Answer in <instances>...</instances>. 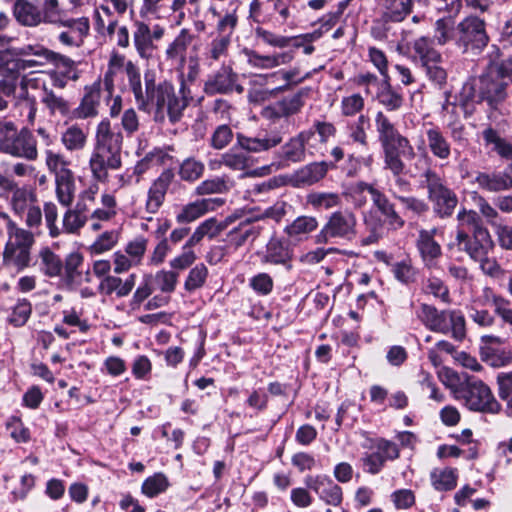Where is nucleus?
<instances>
[{"mask_svg":"<svg viewBox=\"0 0 512 512\" xmlns=\"http://www.w3.org/2000/svg\"><path fill=\"white\" fill-rule=\"evenodd\" d=\"M55 183L58 202L64 207H69L74 200L76 190L73 173L63 172L55 178Z\"/></svg>","mask_w":512,"mask_h":512,"instance_id":"obj_44","label":"nucleus"},{"mask_svg":"<svg viewBox=\"0 0 512 512\" xmlns=\"http://www.w3.org/2000/svg\"><path fill=\"white\" fill-rule=\"evenodd\" d=\"M379 8L386 19L402 22L412 12L413 0H379Z\"/></svg>","mask_w":512,"mask_h":512,"instance_id":"obj_37","label":"nucleus"},{"mask_svg":"<svg viewBox=\"0 0 512 512\" xmlns=\"http://www.w3.org/2000/svg\"><path fill=\"white\" fill-rule=\"evenodd\" d=\"M424 135V143L436 159L444 161L450 158L452 153L451 142L439 126L429 123L425 127Z\"/></svg>","mask_w":512,"mask_h":512,"instance_id":"obj_24","label":"nucleus"},{"mask_svg":"<svg viewBox=\"0 0 512 512\" xmlns=\"http://www.w3.org/2000/svg\"><path fill=\"white\" fill-rule=\"evenodd\" d=\"M40 266L45 275L49 277L60 276L63 271V262L49 248H44L40 252Z\"/></svg>","mask_w":512,"mask_h":512,"instance_id":"obj_55","label":"nucleus"},{"mask_svg":"<svg viewBox=\"0 0 512 512\" xmlns=\"http://www.w3.org/2000/svg\"><path fill=\"white\" fill-rule=\"evenodd\" d=\"M456 234H470L486 229L478 212L472 209L461 208L457 213Z\"/></svg>","mask_w":512,"mask_h":512,"instance_id":"obj_42","label":"nucleus"},{"mask_svg":"<svg viewBox=\"0 0 512 512\" xmlns=\"http://www.w3.org/2000/svg\"><path fill=\"white\" fill-rule=\"evenodd\" d=\"M497 385L500 399L506 402L505 412L512 418V371L499 373Z\"/></svg>","mask_w":512,"mask_h":512,"instance_id":"obj_60","label":"nucleus"},{"mask_svg":"<svg viewBox=\"0 0 512 512\" xmlns=\"http://www.w3.org/2000/svg\"><path fill=\"white\" fill-rule=\"evenodd\" d=\"M83 260L84 258L79 252H72L65 259L62 272L64 273L66 283L71 287L80 285L84 279L81 269Z\"/></svg>","mask_w":512,"mask_h":512,"instance_id":"obj_40","label":"nucleus"},{"mask_svg":"<svg viewBox=\"0 0 512 512\" xmlns=\"http://www.w3.org/2000/svg\"><path fill=\"white\" fill-rule=\"evenodd\" d=\"M194 38L195 35L189 29L183 28L167 46L165 50V58L177 70H183L186 64L188 48L192 44Z\"/></svg>","mask_w":512,"mask_h":512,"instance_id":"obj_19","label":"nucleus"},{"mask_svg":"<svg viewBox=\"0 0 512 512\" xmlns=\"http://www.w3.org/2000/svg\"><path fill=\"white\" fill-rule=\"evenodd\" d=\"M61 143L70 152L82 150L87 143V133L77 124L70 125L61 133Z\"/></svg>","mask_w":512,"mask_h":512,"instance_id":"obj_47","label":"nucleus"},{"mask_svg":"<svg viewBox=\"0 0 512 512\" xmlns=\"http://www.w3.org/2000/svg\"><path fill=\"white\" fill-rule=\"evenodd\" d=\"M419 187L427 190V198L432 203L436 216L445 219L453 215L458 197L436 170L430 167L425 169L420 176Z\"/></svg>","mask_w":512,"mask_h":512,"instance_id":"obj_5","label":"nucleus"},{"mask_svg":"<svg viewBox=\"0 0 512 512\" xmlns=\"http://www.w3.org/2000/svg\"><path fill=\"white\" fill-rule=\"evenodd\" d=\"M117 214V201L113 194L103 193L101 195V207L93 209L89 220H100L108 222Z\"/></svg>","mask_w":512,"mask_h":512,"instance_id":"obj_50","label":"nucleus"},{"mask_svg":"<svg viewBox=\"0 0 512 512\" xmlns=\"http://www.w3.org/2000/svg\"><path fill=\"white\" fill-rule=\"evenodd\" d=\"M218 164L233 171H245L253 166V158L245 150L232 148L221 155Z\"/></svg>","mask_w":512,"mask_h":512,"instance_id":"obj_43","label":"nucleus"},{"mask_svg":"<svg viewBox=\"0 0 512 512\" xmlns=\"http://www.w3.org/2000/svg\"><path fill=\"white\" fill-rule=\"evenodd\" d=\"M169 485V480L166 475L159 472L144 480L141 486V491L145 496L154 498L159 494L164 493L168 489Z\"/></svg>","mask_w":512,"mask_h":512,"instance_id":"obj_54","label":"nucleus"},{"mask_svg":"<svg viewBox=\"0 0 512 512\" xmlns=\"http://www.w3.org/2000/svg\"><path fill=\"white\" fill-rule=\"evenodd\" d=\"M483 297L487 303L492 304L494 313L501 321L512 328V304L511 301L500 294H496L491 288L483 290Z\"/></svg>","mask_w":512,"mask_h":512,"instance_id":"obj_36","label":"nucleus"},{"mask_svg":"<svg viewBox=\"0 0 512 512\" xmlns=\"http://www.w3.org/2000/svg\"><path fill=\"white\" fill-rule=\"evenodd\" d=\"M58 25L64 28L57 36L61 45L67 48H80L83 46L90 31V21L87 17H66Z\"/></svg>","mask_w":512,"mask_h":512,"instance_id":"obj_13","label":"nucleus"},{"mask_svg":"<svg viewBox=\"0 0 512 512\" xmlns=\"http://www.w3.org/2000/svg\"><path fill=\"white\" fill-rule=\"evenodd\" d=\"M237 8V2L230 3V8L223 16L219 17L216 25V34L232 39V35L238 23Z\"/></svg>","mask_w":512,"mask_h":512,"instance_id":"obj_52","label":"nucleus"},{"mask_svg":"<svg viewBox=\"0 0 512 512\" xmlns=\"http://www.w3.org/2000/svg\"><path fill=\"white\" fill-rule=\"evenodd\" d=\"M173 180V173L169 170L162 172L156 178L147 191V198L145 201V210L150 214H155L159 211L164 203L167 190Z\"/></svg>","mask_w":512,"mask_h":512,"instance_id":"obj_26","label":"nucleus"},{"mask_svg":"<svg viewBox=\"0 0 512 512\" xmlns=\"http://www.w3.org/2000/svg\"><path fill=\"white\" fill-rule=\"evenodd\" d=\"M404 160L403 155L383 158V168L393 175V182L390 184L389 190L393 189L397 194L411 190V183L405 177L407 174V166Z\"/></svg>","mask_w":512,"mask_h":512,"instance_id":"obj_27","label":"nucleus"},{"mask_svg":"<svg viewBox=\"0 0 512 512\" xmlns=\"http://www.w3.org/2000/svg\"><path fill=\"white\" fill-rule=\"evenodd\" d=\"M416 315L432 332L448 335L458 342L466 338V319L459 309L439 310L433 305L423 303L417 309Z\"/></svg>","mask_w":512,"mask_h":512,"instance_id":"obj_2","label":"nucleus"},{"mask_svg":"<svg viewBox=\"0 0 512 512\" xmlns=\"http://www.w3.org/2000/svg\"><path fill=\"white\" fill-rule=\"evenodd\" d=\"M456 242L459 249L466 252L471 259L483 260L493 248V241L488 229L477 232L456 234Z\"/></svg>","mask_w":512,"mask_h":512,"instance_id":"obj_11","label":"nucleus"},{"mask_svg":"<svg viewBox=\"0 0 512 512\" xmlns=\"http://www.w3.org/2000/svg\"><path fill=\"white\" fill-rule=\"evenodd\" d=\"M314 138V132L303 130L292 137L283 146L279 152V158L286 163H299L306 158V146Z\"/></svg>","mask_w":512,"mask_h":512,"instance_id":"obj_22","label":"nucleus"},{"mask_svg":"<svg viewBox=\"0 0 512 512\" xmlns=\"http://www.w3.org/2000/svg\"><path fill=\"white\" fill-rule=\"evenodd\" d=\"M123 144V133L117 125H112L110 120L105 118L96 127L95 145L102 150L121 153Z\"/></svg>","mask_w":512,"mask_h":512,"instance_id":"obj_21","label":"nucleus"},{"mask_svg":"<svg viewBox=\"0 0 512 512\" xmlns=\"http://www.w3.org/2000/svg\"><path fill=\"white\" fill-rule=\"evenodd\" d=\"M293 250L289 243L281 238L272 237L261 255L262 264L281 265L287 270L292 268Z\"/></svg>","mask_w":512,"mask_h":512,"instance_id":"obj_18","label":"nucleus"},{"mask_svg":"<svg viewBox=\"0 0 512 512\" xmlns=\"http://www.w3.org/2000/svg\"><path fill=\"white\" fill-rule=\"evenodd\" d=\"M431 483L437 491H450L457 485L458 473L455 468L435 469L430 475Z\"/></svg>","mask_w":512,"mask_h":512,"instance_id":"obj_48","label":"nucleus"},{"mask_svg":"<svg viewBox=\"0 0 512 512\" xmlns=\"http://www.w3.org/2000/svg\"><path fill=\"white\" fill-rule=\"evenodd\" d=\"M237 145L248 153H260L268 151L282 142V137L277 132L258 133L254 137L242 133L236 135Z\"/></svg>","mask_w":512,"mask_h":512,"instance_id":"obj_23","label":"nucleus"},{"mask_svg":"<svg viewBox=\"0 0 512 512\" xmlns=\"http://www.w3.org/2000/svg\"><path fill=\"white\" fill-rule=\"evenodd\" d=\"M400 456L398 445L390 440L379 438L375 441L372 450L361 457L364 472L370 475L379 474L386 462L394 461Z\"/></svg>","mask_w":512,"mask_h":512,"instance_id":"obj_10","label":"nucleus"},{"mask_svg":"<svg viewBox=\"0 0 512 512\" xmlns=\"http://www.w3.org/2000/svg\"><path fill=\"white\" fill-rule=\"evenodd\" d=\"M101 99V81L98 80L90 86L85 87L84 96L73 114L77 119H88L98 115Z\"/></svg>","mask_w":512,"mask_h":512,"instance_id":"obj_28","label":"nucleus"},{"mask_svg":"<svg viewBox=\"0 0 512 512\" xmlns=\"http://www.w3.org/2000/svg\"><path fill=\"white\" fill-rule=\"evenodd\" d=\"M307 202L315 209L328 210L338 206L341 198L336 193L314 192L307 196Z\"/></svg>","mask_w":512,"mask_h":512,"instance_id":"obj_62","label":"nucleus"},{"mask_svg":"<svg viewBox=\"0 0 512 512\" xmlns=\"http://www.w3.org/2000/svg\"><path fill=\"white\" fill-rule=\"evenodd\" d=\"M318 221L312 216H299L285 228L290 237H300L316 230Z\"/></svg>","mask_w":512,"mask_h":512,"instance_id":"obj_58","label":"nucleus"},{"mask_svg":"<svg viewBox=\"0 0 512 512\" xmlns=\"http://www.w3.org/2000/svg\"><path fill=\"white\" fill-rule=\"evenodd\" d=\"M247 63L257 69H272L291 62L294 58L292 51L282 52L274 55H261L254 50L245 49Z\"/></svg>","mask_w":512,"mask_h":512,"instance_id":"obj_30","label":"nucleus"},{"mask_svg":"<svg viewBox=\"0 0 512 512\" xmlns=\"http://www.w3.org/2000/svg\"><path fill=\"white\" fill-rule=\"evenodd\" d=\"M41 23L58 25L67 17L58 0H39L38 5Z\"/></svg>","mask_w":512,"mask_h":512,"instance_id":"obj_46","label":"nucleus"},{"mask_svg":"<svg viewBox=\"0 0 512 512\" xmlns=\"http://www.w3.org/2000/svg\"><path fill=\"white\" fill-rule=\"evenodd\" d=\"M221 198H202L197 199L183 206L176 215V221L179 224L191 223L202 217L208 212L214 211L223 205Z\"/></svg>","mask_w":512,"mask_h":512,"instance_id":"obj_25","label":"nucleus"},{"mask_svg":"<svg viewBox=\"0 0 512 512\" xmlns=\"http://www.w3.org/2000/svg\"><path fill=\"white\" fill-rule=\"evenodd\" d=\"M232 39L226 36L216 34L206 45L204 50V61L208 66H213L216 62L225 59L229 54Z\"/></svg>","mask_w":512,"mask_h":512,"instance_id":"obj_34","label":"nucleus"},{"mask_svg":"<svg viewBox=\"0 0 512 512\" xmlns=\"http://www.w3.org/2000/svg\"><path fill=\"white\" fill-rule=\"evenodd\" d=\"M36 202L35 195L26 189L17 188L14 190L11 205L13 211L20 217H24V213L31 205Z\"/></svg>","mask_w":512,"mask_h":512,"instance_id":"obj_61","label":"nucleus"},{"mask_svg":"<svg viewBox=\"0 0 512 512\" xmlns=\"http://www.w3.org/2000/svg\"><path fill=\"white\" fill-rule=\"evenodd\" d=\"M204 171L205 165L202 161L188 157L180 164L179 176L186 182H195L203 176Z\"/></svg>","mask_w":512,"mask_h":512,"instance_id":"obj_56","label":"nucleus"},{"mask_svg":"<svg viewBox=\"0 0 512 512\" xmlns=\"http://www.w3.org/2000/svg\"><path fill=\"white\" fill-rule=\"evenodd\" d=\"M133 44L138 56L143 60L154 57L156 45L152 40V31L144 22H136L133 32Z\"/></svg>","mask_w":512,"mask_h":512,"instance_id":"obj_31","label":"nucleus"},{"mask_svg":"<svg viewBox=\"0 0 512 512\" xmlns=\"http://www.w3.org/2000/svg\"><path fill=\"white\" fill-rule=\"evenodd\" d=\"M375 186L364 181L357 182L348 188L347 195L355 207L361 208L367 203V196L373 197Z\"/></svg>","mask_w":512,"mask_h":512,"instance_id":"obj_59","label":"nucleus"},{"mask_svg":"<svg viewBox=\"0 0 512 512\" xmlns=\"http://www.w3.org/2000/svg\"><path fill=\"white\" fill-rule=\"evenodd\" d=\"M399 21L386 19L384 14L374 19L370 26V35L373 39L380 42H395L398 37V28L395 26Z\"/></svg>","mask_w":512,"mask_h":512,"instance_id":"obj_35","label":"nucleus"},{"mask_svg":"<svg viewBox=\"0 0 512 512\" xmlns=\"http://www.w3.org/2000/svg\"><path fill=\"white\" fill-rule=\"evenodd\" d=\"M13 15L23 26L35 27L41 24L38 6L29 0H16L13 5Z\"/></svg>","mask_w":512,"mask_h":512,"instance_id":"obj_39","label":"nucleus"},{"mask_svg":"<svg viewBox=\"0 0 512 512\" xmlns=\"http://www.w3.org/2000/svg\"><path fill=\"white\" fill-rule=\"evenodd\" d=\"M43 95L41 102L48 109L50 116L60 115L62 117L69 114L71 106L62 96L56 95L52 89H49L45 83L42 85Z\"/></svg>","mask_w":512,"mask_h":512,"instance_id":"obj_45","label":"nucleus"},{"mask_svg":"<svg viewBox=\"0 0 512 512\" xmlns=\"http://www.w3.org/2000/svg\"><path fill=\"white\" fill-rule=\"evenodd\" d=\"M6 429L10 437L19 444L28 443L31 439V432L18 416H11L7 419Z\"/></svg>","mask_w":512,"mask_h":512,"instance_id":"obj_64","label":"nucleus"},{"mask_svg":"<svg viewBox=\"0 0 512 512\" xmlns=\"http://www.w3.org/2000/svg\"><path fill=\"white\" fill-rule=\"evenodd\" d=\"M3 154L35 161L38 158V149L37 140L32 131L27 127L18 129Z\"/></svg>","mask_w":512,"mask_h":512,"instance_id":"obj_16","label":"nucleus"},{"mask_svg":"<svg viewBox=\"0 0 512 512\" xmlns=\"http://www.w3.org/2000/svg\"><path fill=\"white\" fill-rule=\"evenodd\" d=\"M331 167L333 165L326 161L309 163L297 169L290 176L289 182L296 188L314 185L326 176Z\"/></svg>","mask_w":512,"mask_h":512,"instance_id":"obj_20","label":"nucleus"},{"mask_svg":"<svg viewBox=\"0 0 512 512\" xmlns=\"http://www.w3.org/2000/svg\"><path fill=\"white\" fill-rule=\"evenodd\" d=\"M375 128L383 158L396 155H403L406 160L415 158L416 153L409 139L400 133L382 111L375 115Z\"/></svg>","mask_w":512,"mask_h":512,"instance_id":"obj_6","label":"nucleus"},{"mask_svg":"<svg viewBox=\"0 0 512 512\" xmlns=\"http://www.w3.org/2000/svg\"><path fill=\"white\" fill-rule=\"evenodd\" d=\"M19 54L23 56H35L36 59H27L23 61V67H33L43 65L45 62L49 61V58L52 56V51L39 44H29L21 47L19 49Z\"/></svg>","mask_w":512,"mask_h":512,"instance_id":"obj_53","label":"nucleus"},{"mask_svg":"<svg viewBox=\"0 0 512 512\" xmlns=\"http://www.w3.org/2000/svg\"><path fill=\"white\" fill-rule=\"evenodd\" d=\"M308 489L314 491L325 504L338 507L343 502V490L327 475L308 476L305 479Z\"/></svg>","mask_w":512,"mask_h":512,"instance_id":"obj_14","label":"nucleus"},{"mask_svg":"<svg viewBox=\"0 0 512 512\" xmlns=\"http://www.w3.org/2000/svg\"><path fill=\"white\" fill-rule=\"evenodd\" d=\"M121 165V153L102 150L100 147L94 146L89 160V167L95 180L106 182L108 180V171L117 170Z\"/></svg>","mask_w":512,"mask_h":512,"instance_id":"obj_15","label":"nucleus"},{"mask_svg":"<svg viewBox=\"0 0 512 512\" xmlns=\"http://www.w3.org/2000/svg\"><path fill=\"white\" fill-rule=\"evenodd\" d=\"M357 219L350 210L333 212L320 232L315 236L317 244H326L330 239L352 240L356 236Z\"/></svg>","mask_w":512,"mask_h":512,"instance_id":"obj_9","label":"nucleus"},{"mask_svg":"<svg viewBox=\"0 0 512 512\" xmlns=\"http://www.w3.org/2000/svg\"><path fill=\"white\" fill-rule=\"evenodd\" d=\"M372 202L374 207L385 217L386 221L393 229H400L404 226L405 221L395 210L394 204L376 187L373 191Z\"/></svg>","mask_w":512,"mask_h":512,"instance_id":"obj_32","label":"nucleus"},{"mask_svg":"<svg viewBox=\"0 0 512 512\" xmlns=\"http://www.w3.org/2000/svg\"><path fill=\"white\" fill-rule=\"evenodd\" d=\"M507 86L508 81L497 65H489L470 87L473 90L472 100L486 102L490 108L496 109L507 97Z\"/></svg>","mask_w":512,"mask_h":512,"instance_id":"obj_7","label":"nucleus"},{"mask_svg":"<svg viewBox=\"0 0 512 512\" xmlns=\"http://www.w3.org/2000/svg\"><path fill=\"white\" fill-rule=\"evenodd\" d=\"M482 138L485 147H490L491 151L497 153L502 158H512V144L501 137L498 130L492 126H487L482 131Z\"/></svg>","mask_w":512,"mask_h":512,"instance_id":"obj_38","label":"nucleus"},{"mask_svg":"<svg viewBox=\"0 0 512 512\" xmlns=\"http://www.w3.org/2000/svg\"><path fill=\"white\" fill-rule=\"evenodd\" d=\"M475 183L484 191L497 193L512 188V176L504 171L479 172Z\"/></svg>","mask_w":512,"mask_h":512,"instance_id":"obj_29","label":"nucleus"},{"mask_svg":"<svg viewBox=\"0 0 512 512\" xmlns=\"http://www.w3.org/2000/svg\"><path fill=\"white\" fill-rule=\"evenodd\" d=\"M38 78H29L24 76L20 80V90L17 94V104L24 105L27 108V122L33 125L37 114V102L34 96H31L28 92L29 87H36L38 84Z\"/></svg>","mask_w":512,"mask_h":512,"instance_id":"obj_33","label":"nucleus"},{"mask_svg":"<svg viewBox=\"0 0 512 512\" xmlns=\"http://www.w3.org/2000/svg\"><path fill=\"white\" fill-rule=\"evenodd\" d=\"M410 60L434 86L442 88L446 84L447 70L441 52L435 48L434 39L428 36L415 38L410 44Z\"/></svg>","mask_w":512,"mask_h":512,"instance_id":"obj_3","label":"nucleus"},{"mask_svg":"<svg viewBox=\"0 0 512 512\" xmlns=\"http://www.w3.org/2000/svg\"><path fill=\"white\" fill-rule=\"evenodd\" d=\"M376 98L378 102L384 106L388 111L399 110L403 105V95L392 88L389 84L388 79L382 84V87L377 92Z\"/></svg>","mask_w":512,"mask_h":512,"instance_id":"obj_49","label":"nucleus"},{"mask_svg":"<svg viewBox=\"0 0 512 512\" xmlns=\"http://www.w3.org/2000/svg\"><path fill=\"white\" fill-rule=\"evenodd\" d=\"M237 81L238 75L233 71L232 67L223 64L219 70L208 76L203 90L209 96L230 94L233 91L241 94L244 88Z\"/></svg>","mask_w":512,"mask_h":512,"instance_id":"obj_12","label":"nucleus"},{"mask_svg":"<svg viewBox=\"0 0 512 512\" xmlns=\"http://www.w3.org/2000/svg\"><path fill=\"white\" fill-rule=\"evenodd\" d=\"M63 215L61 233L66 234H79L80 230L88 223L85 216H81L75 212L71 207Z\"/></svg>","mask_w":512,"mask_h":512,"instance_id":"obj_63","label":"nucleus"},{"mask_svg":"<svg viewBox=\"0 0 512 512\" xmlns=\"http://www.w3.org/2000/svg\"><path fill=\"white\" fill-rule=\"evenodd\" d=\"M391 272L394 278L404 285H409L415 282L417 277V270L409 258L392 263Z\"/></svg>","mask_w":512,"mask_h":512,"instance_id":"obj_51","label":"nucleus"},{"mask_svg":"<svg viewBox=\"0 0 512 512\" xmlns=\"http://www.w3.org/2000/svg\"><path fill=\"white\" fill-rule=\"evenodd\" d=\"M456 44L464 53L480 54L487 46L489 37L485 22L477 16H468L456 27Z\"/></svg>","mask_w":512,"mask_h":512,"instance_id":"obj_8","label":"nucleus"},{"mask_svg":"<svg viewBox=\"0 0 512 512\" xmlns=\"http://www.w3.org/2000/svg\"><path fill=\"white\" fill-rule=\"evenodd\" d=\"M438 231L437 228L421 229L416 239V248L424 265L428 268H435L442 255V248L435 240Z\"/></svg>","mask_w":512,"mask_h":512,"instance_id":"obj_17","label":"nucleus"},{"mask_svg":"<svg viewBox=\"0 0 512 512\" xmlns=\"http://www.w3.org/2000/svg\"><path fill=\"white\" fill-rule=\"evenodd\" d=\"M321 30L300 34L296 36H288V47L295 49H303L305 55H311L315 51L313 43L322 37Z\"/></svg>","mask_w":512,"mask_h":512,"instance_id":"obj_57","label":"nucleus"},{"mask_svg":"<svg viewBox=\"0 0 512 512\" xmlns=\"http://www.w3.org/2000/svg\"><path fill=\"white\" fill-rule=\"evenodd\" d=\"M481 357L489 366L502 368L512 364V348L509 346L481 347Z\"/></svg>","mask_w":512,"mask_h":512,"instance_id":"obj_41","label":"nucleus"},{"mask_svg":"<svg viewBox=\"0 0 512 512\" xmlns=\"http://www.w3.org/2000/svg\"><path fill=\"white\" fill-rule=\"evenodd\" d=\"M128 90L133 94L138 110L153 114L158 123L179 122L191 100L190 89L184 80L176 91L171 81H157L154 69H146L142 80L140 67L133 65L128 66Z\"/></svg>","mask_w":512,"mask_h":512,"instance_id":"obj_1","label":"nucleus"},{"mask_svg":"<svg viewBox=\"0 0 512 512\" xmlns=\"http://www.w3.org/2000/svg\"><path fill=\"white\" fill-rule=\"evenodd\" d=\"M448 377L451 381H459L455 389L456 397L462 400L469 410L489 414H496L501 410L500 403L482 380L467 374L460 378L453 372H449Z\"/></svg>","mask_w":512,"mask_h":512,"instance_id":"obj_4","label":"nucleus"}]
</instances>
